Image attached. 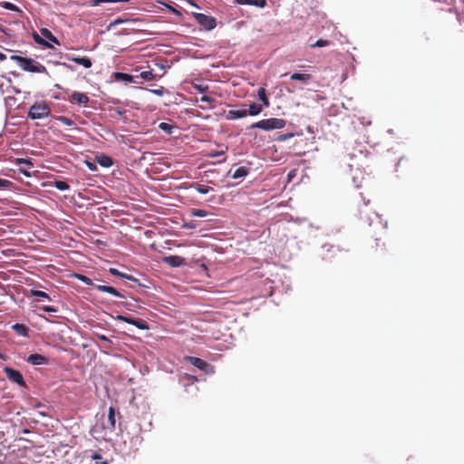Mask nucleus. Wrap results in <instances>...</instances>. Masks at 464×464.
Segmentation results:
<instances>
[{"instance_id": "obj_23", "label": "nucleus", "mask_w": 464, "mask_h": 464, "mask_svg": "<svg viewBox=\"0 0 464 464\" xmlns=\"http://www.w3.org/2000/svg\"><path fill=\"white\" fill-rule=\"evenodd\" d=\"M263 109L264 107L261 104L252 102L248 105V109H246L247 115L257 116L262 112Z\"/></svg>"}, {"instance_id": "obj_22", "label": "nucleus", "mask_w": 464, "mask_h": 464, "mask_svg": "<svg viewBox=\"0 0 464 464\" xmlns=\"http://www.w3.org/2000/svg\"><path fill=\"white\" fill-rule=\"evenodd\" d=\"M199 102H206L208 104V106H205V105H198V107L204 111H207L208 109H213L215 107V103L217 102V101L208 96V95H203L200 99H199Z\"/></svg>"}, {"instance_id": "obj_54", "label": "nucleus", "mask_w": 464, "mask_h": 464, "mask_svg": "<svg viewBox=\"0 0 464 464\" xmlns=\"http://www.w3.org/2000/svg\"><path fill=\"white\" fill-rule=\"evenodd\" d=\"M124 306L129 311H134L135 310V305L132 303H125Z\"/></svg>"}, {"instance_id": "obj_11", "label": "nucleus", "mask_w": 464, "mask_h": 464, "mask_svg": "<svg viewBox=\"0 0 464 464\" xmlns=\"http://www.w3.org/2000/svg\"><path fill=\"white\" fill-rule=\"evenodd\" d=\"M66 58L69 61H72V62L78 63L79 65H82L85 69H89L92 65V62L91 58H89L88 56H72V55L67 54Z\"/></svg>"}, {"instance_id": "obj_8", "label": "nucleus", "mask_w": 464, "mask_h": 464, "mask_svg": "<svg viewBox=\"0 0 464 464\" xmlns=\"http://www.w3.org/2000/svg\"><path fill=\"white\" fill-rule=\"evenodd\" d=\"M186 360L191 365L201 370L202 372H204L207 374L211 375L215 372L214 367L201 358L195 357V356H187Z\"/></svg>"}, {"instance_id": "obj_52", "label": "nucleus", "mask_w": 464, "mask_h": 464, "mask_svg": "<svg viewBox=\"0 0 464 464\" xmlns=\"http://www.w3.org/2000/svg\"><path fill=\"white\" fill-rule=\"evenodd\" d=\"M184 378L191 382H198V378L192 374L187 373L185 374Z\"/></svg>"}, {"instance_id": "obj_42", "label": "nucleus", "mask_w": 464, "mask_h": 464, "mask_svg": "<svg viewBox=\"0 0 464 464\" xmlns=\"http://www.w3.org/2000/svg\"><path fill=\"white\" fill-rule=\"evenodd\" d=\"M15 164L16 165L25 164V165H28L30 167L34 166L31 159H24V158H17V159H15Z\"/></svg>"}, {"instance_id": "obj_13", "label": "nucleus", "mask_w": 464, "mask_h": 464, "mask_svg": "<svg viewBox=\"0 0 464 464\" xmlns=\"http://www.w3.org/2000/svg\"><path fill=\"white\" fill-rule=\"evenodd\" d=\"M26 362L32 365H45L48 363V359L40 353H31Z\"/></svg>"}, {"instance_id": "obj_15", "label": "nucleus", "mask_w": 464, "mask_h": 464, "mask_svg": "<svg viewBox=\"0 0 464 464\" xmlns=\"http://www.w3.org/2000/svg\"><path fill=\"white\" fill-rule=\"evenodd\" d=\"M96 162L103 167V168H110L113 165L114 161L111 157L104 154V153H99L95 156Z\"/></svg>"}, {"instance_id": "obj_25", "label": "nucleus", "mask_w": 464, "mask_h": 464, "mask_svg": "<svg viewBox=\"0 0 464 464\" xmlns=\"http://www.w3.org/2000/svg\"><path fill=\"white\" fill-rule=\"evenodd\" d=\"M292 81H299L303 82H308L312 79V75L309 73L294 72L290 75Z\"/></svg>"}, {"instance_id": "obj_26", "label": "nucleus", "mask_w": 464, "mask_h": 464, "mask_svg": "<svg viewBox=\"0 0 464 464\" xmlns=\"http://www.w3.org/2000/svg\"><path fill=\"white\" fill-rule=\"evenodd\" d=\"M130 324L136 326L140 330H149L150 329L149 324L141 318H136V317L132 316Z\"/></svg>"}, {"instance_id": "obj_63", "label": "nucleus", "mask_w": 464, "mask_h": 464, "mask_svg": "<svg viewBox=\"0 0 464 464\" xmlns=\"http://www.w3.org/2000/svg\"><path fill=\"white\" fill-rule=\"evenodd\" d=\"M20 171H21L24 175H25L26 177H30V176H31V175H30V173H29L27 170L20 169Z\"/></svg>"}, {"instance_id": "obj_48", "label": "nucleus", "mask_w": 464, "mask_h": 464, "mask_svg": "<svg viewBox=\"0 0 464 464\" xmlns=\"http://www.w3.org/2000/svg\"><path fill=\"white\" fill-rule=\"evenodd\" d=\"M322 249H325L327 252H330V251H333L334 253H335L336 251H339V248L333 246V245H328V244H324L322 246Z\"/></svg>"}, {"instance_id": "obj_36", "label": "nucleus", "mask_w": 464, "mask_h": 464, "mask_svg": "<svg viewBox=\"0 0 464 464\" xmlns=\"http://www.w3.org/2000/svg\"><path fill=\"white\" fill-rule=\"evenodd\" d=\"M141 90L143 91H147L149 92H151L155 95H158V96H163L164 92H165V89L160 86V88L158 89H149V88H140Z\"/></svg>"}, {"instance_id": "obj_20", "label": "nucleus", "mask_w": 464, "mask_h": 464, "mask_svg": "<svg viewBox=\"0 0 464 464\" xmlns=\"http://www.w3.org/2000/svg\"><path fill=\"white\" fill-rule=\"evenodd\" d=\"M97 339L104 343L103 346L100 347L101 351L108 354L112 347V341L104 334H98Z\"/></svg>"}, {"instance_id": "obj_45", "label": "nucleus", "mask_w": 464, "mask_h": 464, "mask_svg": "<svg viewBox=\"0 0 464 464\" xmlns=\"http://www.w3.org/2000/svg\"><path fill=\"white\" fill-rule=\"evenodd\" d=\"M194 89L200 93H205L208 91V85L207 84H194Z\"/></svg>"}, {"instance_id": "obj_58", "label": "nucleus", "mask_w": 464, "mask_h": 464, "mask_svg": "<svg viewBox=\"0 0 464 464\" xmlns=\"http://www.w3.org/2000/svg\"><path fill=\"white\" fill-rule=\"evenodd\" d=\"M114 111H115L118 115H123V114L125 113V111L121 110V109H119V108L114 109Z\"/></svg>"}, {"instance_id": "obj_62", "label": "nucleus", "mask_w": 464, "mask_h": 464, "mask_svg": "<svg viewBox=\"0 0 464 464\" xmlns=\"http://www.w3.org/2000/svg\"><path fill=\"white\" fill-rule=\"evenodd\" d=\"M6 59V55L4 53H0V62Z\"/></svg>"}, {"instance_id": "obj_29", "label": "nucleus", "mask_w": 464, "mask_h": 464, "mask_svg": "<svg viewBox=\"0 0 464 464\" xmlns=\"http://www.w3.org/2000/svg\"><path fill=\"white\" fill-rule=\"evenodd\" d=\"M136 77L138 78L139 81H140V79H141L146 82L153 81V80L157 79L156 74H154L151 70L143 71L139 75H136Z\"/></svg>"}, {"instance_id": "obj_35", "label": "nucleus", "mask_w": 464, "mask_h": 464, "mask_svg": "<svg viewBox=\"0 0 464 464\" xmlns=\"http://www.w3.org/2000/svg\"><path fill=\"white\" fill-rule=\"evenodd\" d=\"M173 126L168 122H160L159 124V129L161 130L162 131L168 133V134H171L172 133V130H173Z\"/></svg>"}, {"instance_id": "obj_19", "label": "nucleus", "mask_w": 464, "mask_h": 464, "mask_svg": "<svg viewBox=\"0 0 464 464\" xmlns=\"http://www.w3.org/2000/svg\"><path fill=\"white\" fill-rule=\"evenodd\" d=\"M247 115L246 109H237V110H230L227 112V120H237L245 118Z\"/></svg>"}, {"instance_id": "obj_51", "label": "nucleus", "mask_w": 464, "mask_h": 464, "mask_svg": "<svg viewBox=\"0 0 464 464\" xmlns=\"http://www.w3.org/2000/svg\"><path fill=\"white\" fill-rule=\"evenodd\" d=\"M10 59H11L12 61H14V62L17 63V65L19 66V64L21 63V61L24 59V56L14 55H14H12V56L10 57Z\"/></svg>"}, {"instance_id": "obj_57", "label": "nucleus", "mask_w": 464, "mask_h": 464, "mask_svg": "<svg viewBox=\"0 0 464 464\" xmlns=\"http://www.w3.org/2000/svg\"><path fill=\"white\" fill-rule=\"evenodd\" d=\"M115 320L124 322V320H125V315H123V314H118V315H116V316H115Z\"/></svg>"}, {"instance_id": "obj_28", "label": "nucleus", "mask_w": 464, "mask_h": 464, "mask_svg": "<svg viewBox=\"0 0 464 464\" xmlns=\"http://www.w3.org/2000/svg\"><path fill=\"white\" fill-rule=\"evenodd\" d=\"M30 295L37 298L46 299L48 301H53V298L51 297L47 293L42 290L31 289Z\"/></svg>"}, {"instance_id": "obj_12", "label": "nucleus", "mask_w": 464, "mask_h": 464, "mask_svg": "<svg viewBox=\"0 0 464 464\" xmlns=\"http://www.w3.org/2000/svg\"><path fill=\"white\" fill-rule=\"evenodd\" d=\"M109 273L111 275L114 276H117V277H120V278H123V279L131 281L132 283L137 284L139 286H142V285L140 284L139 279L135 278L131 275H129V274H126V273H122V272L119 271L117 268L111 267L109 269Z\"/></svg>"}, {"instance_id": "obj_10", "label": "nucleus", "mask_w": 464, "mask_h": 464, "mask_svg": "<svg viewBox=\"0 0 464 464\" xmlns=\"http://www.w3.org/2000/svg\"><path fill=\"white\" fill-rule=\"evenodd\" d=\"M113 78L117 82H130L134 84L141 83V81H139L136 75H131L126 72H116L113 73Z\"/></svg>"}, {"instance_id": "obj_47", "label": "nucleus", "mask_w": 464, "mask_h": 464, "mask_svg": "<svg viewBox=\"0 0 464 464\" xmlns=\"http://www.w3.org/2000/svg\"><path fill=\"white\" fill-rule=\"evenodd\" d=\"M116 3V0H92V6H98L102 4Z\"/></svg>"}, {"instance_id": "obj_39", "label": "nucleus", "mask_w": 464, "mask_h": 464, "mask_svg": "<svg viewBox=\"0 0 464 464\" xmlns=\"http://www.w3.org/2000/svg\"><path fill=\"white\" fill-rule=\"evenodd\" d=\"M40 310L47 313V314H56L58 312V308L53 305H43L38 307Z\"/></svg>"}, {"instance_id": "obj_30", "label": "nucleus", "mask_w": 464, "mask_h": 464, "mask_svg": "<svg viewBox=\"0 0 464 464\" xmlns=\"http://www.w3.org/2000/svg\"><path fill=\"white\" fill-rule=\"evenodd\" d=\"M53 187L60 191H67L70 189V186L64 179H55L53 181Z\"/></svg>"}, {"instance_id": "obj_55", "label": "nucleus", "mask_w": 464, "mask_h": 464, "mask_svg": "<svg viewBox=\"0 0 464 464\" xmlns=\"http://www.w3.org/2000/svg\"><path fill=\"white\" fill-rule=\"evenodd\" d=\"M195 227H196V225L194 224L193 221L186 222L183 225V227H185V228H194Z\"/></svg>"}, {"instance_id": "obj_37", "label": "nucleus", "mask_w": 464, "mask_h": 464, "mask_svg": "<svg viewBox=\"0 0 464 464\" xmlns=\"http://www.w3.org/2000/svg\"><path fill=\"white\" fill-rule=\"evenodd\" d=\"M83 163L86 165V167L92 172H95L98 170V167H97V162H96V160H85L83 161Z\"/></svg>"}, {"instance_id": "obj_34", "label": "nucleus", "mask_w": 464, "mask_h": 464, "mask_svg": "<svg viewBox=\"0 0 464 464\" xmlns=\"http://www.w3.org/2000/svg\"><path fill=\"white\" fill-rule=\"evenodd\" d=\"M294 136H295V133H293V132L281 133V134H278L275 138V140H276L278 142H285V141L288 140L289 139L293 138Z\"/></svg>"}, {"instance_id": "obj_3", "label": "nucleus", "mask_w": 464, "mask_h": 464, "mask_svg": "<svg viewBox=\"0 0 464 464\" xmlns=\"http://www.w3.org/2000/svg\"><path fill=\"white\" fill-rule=\"evenodd\" d=\"M51 113L50 107L44 102H34L30 106L28 118L31 120H40L48 117Z\"/></svg>"}, {"instance_id": "obj_4", "label": "nucleus", "mask_w": 464, "mask_h": 464, "mask_svg": "<svg viewBox=\"0 0 464 464\" xmlns=\"http://www.w3.org/2000/svg\"><path fill=\"white\" fill-rule=\"evenodd\" d=\"M40 32L43 37H41L37 33H34L33 34L34 40L36 44H38L41 46H44V48H52L53 46L46 42V40H48L51 43L60 45L59 40L53 34V33L49 29L42 28Z\"/></svg>"}, {"instance_id": "obj_1", "label": "nucleus", "mask_w": 464, "mask_h": 464, "mask_svg": "<svg viewBox=\"0 0 464 464\" xmlns=\"http://www.w3.org/2000/svg\"><path fill=\"white\" fill-rule=\"evenodd\" d=\"M116 410L110 407L108 410V416L106 420H102L101 424L97 423L93 427L94 433H101L102 437L111 434L116 430Z\"/></svg>"}, {"instance_id": "obj_2", "label": "nucleus", "mask_w": 464, "mask_h": 464, "mask_svg": "<svg viewBox=\"0 0 464 464\" xmlns=\"http://www.w3.org/2000/svg\"><path fill=\"white\" fill-rule=\"evenodd\" d=\"M286 125V121L280 118H269L261 120L257 122H255L249 125L246 129H261L266 131L273 130H280L285 128Z\"/></svg>"}, {"instance_id": "obj_59", "label": "nucleus", "mask_w": 464, "mask_h": 464, "mask_svg": "<svg viewBox=\"0 0 464 464\" xmlns=\"http://www.w3.org/2000/svg\"><path fill=\"white\" fill-rule=\"evenodd\" d=\"M131 318H132V316H130V315H125L124 323L130 324Z\"/></svg>"}, {"instance_id": "obj_31", "label": "nucleus", "mask_w": 464, "mask_h": 464, "mask_svg": "<svg viewBox=\"0 0 464 464\" xmlns=\"http://www.w3.org/2000/svg\"><path fill=\"white\" fill-rule=\"evenodd\" d=\"M194 188L196 191H198L199 194L206 195L209 193L210 191H213L214 188L206 185L201 184H196L194 186Z\"/></svg>"}, {"instance_id": "obj_14", "label": "nucleus", "mask_w": 464, "mask_h": 464, "mask_svg": "<svg viewBox=\"0 0 464 464\" xmlns=\"http://www.w3.org/2000/svg\"><path fill=\"white\" fill-rule=\"evenodd\" d=\"M249 167L241 166L236 169L233 172L229 170L227 172V176H230L234 179H244L249 174Z\"/></svg>"}, {"instance_id": "obj_43", "label": "nucleus", "mask_w": 464, "mask_h": 464, "mask_svg": "<svg viewBox=\"0 0 464 464\" xmlns=\"http://www.w3.org/2000/svg\"><path fill=\"white\" fill-rule=\"evenodd\" d=\"M13 186V182L9 179H0V189L9 188Z\"/></svg>"}, {"instance_id": "obj_50", "label": "nucleus", "mask_w": 464, "mask_h": 464, "mask_svg": "<svg viewBox=\"0 0 464 464\" xmlns=\"http://www.w3.org/2000/svg\"><path fill=\"white\" fill-rule=\"evenodd\" d=\"M127 20H123L121 18H117L115 19L113 22H111L109 25V29H111V27L115 26V25H118V24H123L124 22H126Z\"/></svg>"}, {"instance_id": "obj_24", "label": "nucleus", "mask_w": 464, "mask_h": 464, "mask_svg": "<svg viewBox=\"0 0 464 464\" xmlns=\"http://www.w3.org/2000/svg\"><path fill=\"white\" fill-rule=\"evenodd\" d=\"M257 97L259 99V101L262 102V106L264 108H267L269 107V100H268V97H267V94H266V91L264 87H260L258 90H257Z\"/></svg>"}, {"instance_id": "obj_53", "label": "nucleus", "mask_w": 464, "mask_h": 464, "mask_svg": "<svg viewBox=\"0 0 464 464\" xmlns=\"http://www.w3.org/2000/svg\"><path fill=\"white\" fill-rule=\"evenodd\" d=\"M92 287L96 288L97 290L101 291V292H105V290H107L106 288V285H92Z\"/></svg>"}, {"instance_id": "obj_7", "label": "nucleus", "mask_w": 464, "mask_h": 464, "mask_svg": "<svg viewBox=\"0 0 464 464\" xmlns=\"http://www.w3.org/2000/svg\"><path fill=\"white\" fill-rule=\"evenodd\" d=\"M3 371H4L6 378L10 382L17 384L19 387H22V388H26L27 387L26 386V382H25V381L24 379V376H23V374H22V372L20 371H18L16 369H14V368H12L10 366L4 367Z\"/></svg>"}, {"instance_id": "obj_9", "label": "nucleus", "mask_w": 464, "mask_h": 464, "mask_svg": "<svg viewBox=\"0 0 464 464\" xmlns=\"http://www.w3.org/2000/svg\"><path fill=\"white\" fill-rule=\"evenodd\" d=\"M163 263L168 265L170 267H180L187 264L186 258L177 256V255H170L164 256L162 258Z\"/></svg>"}, {"instance_id": "obj_46", "label": "nucleus", "mask_w": 464, "mask_h": 464, "mask_svg": "<svg viewBox=\"0 0 464 464\" xmlns=\"http://www.w3.org/2000/svg\"><path fill=\"white\" fill-rule=\"evenodd\" d=\"M5 9L9 11H17L18 7L11 2H4L2 5Z\"/></svg>"}, {"instance_id": "obj_33", "label": "nucleus", "mask_w": 464, "mask_h": 464, "mask_svg": "<svg viewBox=\"0 0 464 464\" xmlns=\"http://www.w3.org/2000/svg\"><path fill=\"white\" fill-rule=\"evenodd\" d=\"M107 290L104 293H108L115 297L119 298H126V295L121 292L118 291L115 287L111 285H106Z\"/></svg>"}, {"instance_id": "obj_41", "label": "nucleus", "mask_w": 464, "mask_h": 464, "mask_svg": "<svg viewBox=\"0 0 464 464\" xmlns=\"http://www.w3.org/2000/svg\"><path fill=\"white\" fill-rule=\"evenodd\" d=\"M56 120L66 126L71 127V126L74 125V122L71 119H69L65 116H59L56 118Z\"/></svg>"}, {"instance_id": "obj_40", "label": "nucleus", "mask_w": 464, "mask_h": 464, "mask_svg": "<svg viewBox=\"0 0 464 464\" xmlns=\"http://www.w3.org/2000/svg\"><path fill=\"white\" fill-rule=\"evenodd\" d=\"M208 213L204 209L200 208H193L191 210V216L198 217V218H205L207 217Z\"/></svg>"}, {"instance_id": "obj_56", "label": "nucleus", "mask_w": 464, "mask_h": 464, "mask_svg": "<svg viewBox=\"0 0 464 464\" xmlns=\"http://www.w3.org/2000/svg\"><path fill=\"white\" fill-rule=\"evenodd\" d=\"M188 4L192 5L193 7H196L198 9H200V6L196 3L195 0H188Z\"/></svg>"}, {"instance_id": "obj_61", "label": "nucleus", "mask_w": 464, "mask_h": 464, "mask_svg": "<svg viewBox=\"0 0 464 464\" xmlns=\"http://www.w3.org/2000/svg\"><path fill=\"white\" fill-rule=\"evenodd\" d=\"M21 433L23 434H29L31 433L30 430L26 429V428H24L22 430H21Z\"/></svg>"}, {"instance_id": "obj_18", "label": "nucleus", "mask_w": 464, "mask_h": 464, "mask_svg": "<svg viewBox=\"0 0 464 464\" xmlns=\"http://www.w3.org/2000/svg\"><path fill=\"white\" fill-rule=\"evenodd\" d=\"M234 3L240 5H254L264 8L266 5V0H233Z\"/></svg>"}, {"instance_id": "obj_6", "label": "nucleus", "mask_w": 464, "mask_h": 464, "mask_svg": "<svg viewBox=\"0 0 464 464\" xmlns=\"http://www.w3.org/2000/svg\"><path fill=\"white\" fill-rule=\"evenodd\" d=\"M192 16L197 21V23L207 31H211L217 26V20L213 16L196 12L192 13Z\"/></svg>"}, {"instance_id": "obj_21", "label": "nucleus", "mask_w": 464, "mask_h": 464, "mask_svg": "<svg viewBox=\"0 0 464 464\" xmlns=\"http://www.w3.org/2000/svg\"><path fill=\"white\" fill-rule=\"evenodd\" d=\"M11 328L20 336L27 337L29 335L30 329L24 324L16 323Z\"/></svg>"}, {"instance_id": "obj_32", "label": "nucleus", "mask_w": 464, "mask_h": 464, "mask_svg": "<svg viewBox=\"0 0 464 464\" xmlns=\"http://www.w3.org/2000/svg\"><path fill=\"white\" fill-rule=\"evenodd\" d=\"M73 276L77 280H79L80 282H82L87 285H90V286L94 285V283L92 282V280L83 274H74Z\"/></svg>"}, {"instance_id": "obj_60", "label": "nucleus", "mask_w": 464, "mask_h": 464, "mask_svg": "<svg viewBox=\"0 0 464 464\" xmlns=\"http://www.w3.org/2000/svg\"><path fill=\"white\" fill-rule=\"evenodd\" d=\"M62 65L66 67L67 69L73 70V67L69 63H63Z\"/></svg>"}, {"instance_id": "obj_44", "label": "nucleus", "mask_w": 464, "mask_h": 464, "mask_svg": "<svg viewBox=\"0 0 464 464\" xmlns=\"http://www.w3.org/2000/svg\"><path fill=\"white\" fill-rule=\"evenodd\" d=\"M92 459L95 460L97 464H108V461L102 460V455L97 452L92 454Z\"/></svg>"}, {"instance_id": "obj_38", "label": "nucleus", "mask_w": 464, "mask_h": 464, "mask_svg": "<svg viewBox=\"0 0 464 464\" xmlns=\"http://www.w3.org/2000/svg\"><path fill=\"white\" fill-rule=\"evenodd\" d=\"M330 44V42L328 40L324 39H319L314 44H311L312 48H322L328 46Z\"/></svg>"}, {"instance_id": "obj_16", "label": "nucleus", "mask_w": 464, "mask_h": 464, "mask_svg": "<svg viewBox=\"0 0 464 464\" xmlns=\"http://www.w3.org/2000/svg\"><path fill=\"white\" fill-rule=\"evenodd\" d=\"M366 222L369 226H372L373 223H377L382 230L388 227V222H382L381 216L378 213H373L372 217H366Z\"/></svg>"}, {"instance_id": "obj_49", "label": "nucleus", "mask_w": 464, "mask_h": 464, "mask_svg": "<svg viewBox=\"0 0 464 464\" xmlns=\"http://www.w3.org/2000/svg\"><path fill=\"white\" fill-rule=\"evenodd\" d=\"M166 5V7L168 8V10H169L170 13H172V14H176V15H179V16H180V15H181V13H180L178 9H176L175 7H173L172 5Z\"/></svg>"}, {"instance_id": "obj_27", "label": "nucleus", "mask_w": 464, "mask_h": 464, "mask_svg": "<svg viewBox=\"0 0 464 464\" xmlns=\"http://www.w3.org/2000/svg\"><path fill=\"white\" fill-rule=\"evenodd\" d=\"M130 324L136 326L140 330H149L150 329L149 324L141 318H136V317L132 316Z\"/></svg>"}, {"instance_id": "obj_17", "label": "nucleus", "mask_w": 464, "mask_h": 464, "mask_svg": "<svg viewBox=\"0 0 464 464\" xmlns=\"http://www.w3.org/2000/svg\"><path fill=\"white\" fill-rule=\"evenodd\" d=\"M89 97L84 92H73L71 99V102H76L78 104H86L89 102Z\"/></svg>"}, {"instance_id": "obj_5", "label": "nucleus", "mask_w": 464, "mask_h": 464, "mask_svg": "<svg viewBox=\"0 0 464 464\" xmlns=\"http://www.w3.org/2000/svg\"><path fill=\"white\" fill-rule=\"evenodd\" d=\"M19 67L25 72L48 73L45 66L30 57H24Z\"/></svg>"}, {"instance_id": "obj_64", "label": "nucleus", "mask_w": 464, "mask_h": 464, "mask_svg": "<svg viewBox=\"0 0 464 464\" xmlns=\"http://www.w3.org/2000/svg\"><path fill=\"white\" fill-rule=\"evenodd\" d=\"M128 287L130 288H135L136 286H139L137 284L133 283V284H129V285H126Z\"/></svg>"}]
</instances>
